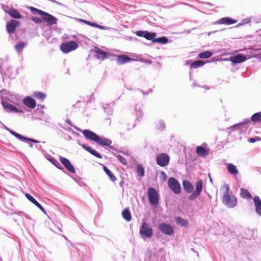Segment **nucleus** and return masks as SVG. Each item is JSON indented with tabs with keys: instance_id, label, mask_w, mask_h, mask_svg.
Instances as JSON below:
<instances>
[{
	"instance_id": "obj_41",
	"label": "nucleus",
	"mask_w": 261,
	"mask_h": 261,
	"mask_svg": "<svg viewBox=\"0 0 261 261\" xmlns=\"http://www.w3.org/2000/svg\"><path fill=\"white\" fill-rule=\"evenodd\" d=\"M157 176L160 179H167V176L166 173L162 171H159L156 173Z\"/></svg>"
},
{
	"instance_id": "obj_2",
	"label": "nucleus",
	"mask_w": 261,
	"mask_h": 261,
	"mask_svg": "<svg viewBox=\"0 0 261 261\" xmlns=\"http://www.w3.org/2000/svg\"><path fill=\"white\" fill-rule=\"evenodd\" d=\"M203 180H197L196 183V188L194 189L193 185L190 180H182L183 189L187 193L191 194L188 196V199L190 201L195 200L201 194L203 189Z\"/></svg>"
},
{
	"instance_id": "obj_62",
	"label": "nucleus",
	"mask_w": 261,
	"mask_h": 261,
	"mask_svg": "<svg viewBox=\"0 0 261 261\" xmlns=\"http://www.w3.org/2000/svg\"><path fill=\"white\" fill-rule=\"evenodd\" d=\"M6 129L8 130L10 133L11 131H12V130H10L9 128H8L7 127H6Z\"/></svg>"
},
{
	"instance_id": "obj_42",
	"label": "nucleus",
	"mask_w": 261,
	"mask_h": 261,
	"mask_svg": "<svg viewBox=\"0 0 261 261\" xmlns=\"http://www.w3.org/2000/svg\"><path fill=\"white\" fill-rule=\"evenodd\" d=\"M26 45L27 44L24 42H19L15 45V47L16 50L20 51L26 46Z\"/></svg>"
},
{
	"instance_id": "obj_39",
	"label": "nucleus",
	"mask_w": 261,
	"mask_h": 261,
	"mask_svg": "<svg viewBox=\"0 0 261 261\" xmlns=\"http://www.w3.org/2000/svg\"><path fill=\"white\" fill-rule=\"evenodd\" d=\"M103 170L111 178V179H116L113 173L108 169V168L105 166H103Z\"/></svg>"
},
{
	"instance_id": "obj_43",
	"label": "nucleus",
	"mask_w": 261,
	"mask_h": 261,
	"mask_svg": "<svg viewBox=\"0 0 261 261\" xmlns=\"http://www.w3.org/2000/svg\"><path fill=\"white\" fill-rule=\"evenodd\" d=\"M32 20L35 22L36 23H42V22H43V20L42 19V17L41 18H38V17H33L32 18H31Z\"/></svg>"
},
{
	"instance_id": "obj_4",
	"label": "nucleus",
	"mask_w": 261,
	"mask_h": 261,
	"mask_svg": "<svg viewBox=\"0 0 261 261\" xmlns=\"http://www.w3.org/2000/svg\"><path fill=\"white\" fill-rule=\"evenodd\" d=\"M153 229L145 222L143 221L140 226L139 234L141 238L145 240L150 239L153 236Z\"/></svg>"
},
{
	"instance_id": "obj_48",
	"label": "nucleus",
	"mask_w": 261,
	"mask_h": 261,
	"mask_svg": "<svg viewBox=\"0 0 261 261\" xmlns=\"http://www.w3.org/2000/svg\"><path fill=\"white\" fill-rule=\"evenodd\" d=\"M159 125H160L158 127L159 129L162 130L163 129H164L165 128V124L163 121H160L159 122Z\"/></svg>"
},
{
	"instance_id": "obj_30",
	"label": "nucleus",
	"mask_w": 261,
	"mask_h": 261,
	"mask_svg": "<svg viewBox=\"0 0 261 261\" xmlns=\"http://www.w3.org/2000/svg\"><path fill=\"white\" fill-rule=\"evenodd\" d=\"M227 170L231 174L235 175L238 173V170L236 166L231 163H229L227 165Z\"/></svg>"
},
{
	"instance_id": "obj_13",
	"label": "nucleus",
	"mask_w": 261,
	"mask_h": 261,
	"mask_svg": "<svg viewBox=\"0 0 261 261\" xmlns=\"http://www.w3.org/2000/svg\"><path fill=\"white\" fill-rule=\"evenodd\" d=\"M60 162L64 166L65 168L71 173H74L75 172V170L73 167V166L71 164L70 161L63 156H59Z\"/></svg>"
},
{
	"instance_id": "obj_29",
	"label": "nucleus",
	"mask_w": 261,
	"mask_h": 261,
	"mask_svg": "<svg viewBox=\"0 0 261 261\" xmlns=\"http://www.w3.org/2000/svg\"><path fill=\"white\" fill-rule=\"evenodd\" d=\"M9 14L13 18H20L21 15L20 13L16 9H11L9 11Z\"/></svg>"
},
{
	"instance_id": "obj_38",
	"label": "nucleus",
	"mask_w": 261,
	"mask_h": 261,
	"mask_svg": "<svg viewBox=\"0 0 261 261\" xmlns=\"http://www.w3.org/2000/svg\"><path fill=\"white\" fill-rule=\"evenodd\" d=\"M251 120L253 122H259L261 120V112L256 113L251 117Z\"/></svg>"
},
{
	"instance_id": "obj_26",
	"label": "nucleus",
	"mask_w": 261,
	"mask_h": 261,
	"mask_svg": "<svg viewBox=\"0 0 261 261\" xmlns=\"http://www.w3.org/2000/svg\"><path fill=\"white\" fill-rule=\"evenodd\" d=\"M122 216L126 221H130L132 220V215L129 208L126 207L122 211Z\"/></svg>"
},
{
	"instance_id": "obj_51",
	"label": "nucleus",
	"mask_w": 261,
	"mask_h": 261,
	"mask_svg": "<svg viewBox=\"0 0 261 261\" xmlns=\"http://www.w3.org/2000/svg\"><path fill=\"white\" fill-rule=\"evenodd\" d=\"M13 214L18 215L19 216H21V215L24 216V214H25V213L22 211H16L15 212H13Z\"/></svg>"
},
{
	"instance_id": "obj_25",
	"label": "nucleus",
	"mask_w": 261,
	"mask_h": 261,
	"mask_svg": "<svg viewBox=\"0 0 261 261\" xmlns=\"http://www.w3.org/2000/svg\"><path fill=\"white\" fill-rule=\"evenodd\" d=\"M96 142L100 146H110L112 143L111 140L104 137H99V136H98Z\"/></svg>"
},
{
	"instance_id": "obj_24",
	"label": "nucleus",
	"mask_w": 261,
	"mask_h": 261,
	"mask_svg": "<svg viewBox=\"0 0 261 261\" xmlns=\"http://www.w3.org/2000/svg\"><path fill=\"white\" fill-rule=\"evenodd\" d=\"M96 59L104 60L108 58V53L102 49L97 48L95 50Z\"/></svg>"
},
{
	"instance_id": "obj_3",
	"label": "nucleus",
	"mask_w": 261,
	"mask_h": 261,
	"mask_svg": "<svg viewBox=\"0 0 261 261\" xmlns=\"http://www.w3.org/2000/svg\"><path fill=\"white\" fill-rule=\"evenodd\" d=\"M222 201L227 207L230 208L234 207L237 204V198L231 191L230 192L228 185H226V189L223 194Z\"/></svg>"
},
{
	"instance_id": "obj_34",
	"label": "nucleus",
	"mask_w": 261,
	"mask_h": 261,
	"mask_svg": "<svg viewBox=\"0 0 261 261\" xmlns=\"http://www.w3.org/2000/svg\"><path fill=\"white\" fill-rule=\"evenodd\" d=\"M30 10L33 13L34 15H39L42 16L43 14H45L44 11L32 7H30Z\"/></svg>"
},
{
	"instance_id": "obj_60",
	"label": "nucleus",
	"mask_w": 261,
	"mask_h": 261,
	"mask_svg": "<svg viewBox=\"0 0 261 261\" xmlns=\"http://www.w3.org/2000/svg\"><path fill=\"white\" fill-rule=\"evenodd\" d=\"M8 209L10 211H11L13 213V212H15L16 211H14L12 208H8Z\"/></svg>"
},
{
	"instance_id": "obj_55",
	"label": "nucleus",
	"mask_w": 261,
	"mask_h": 261,
	"mask_svg": "<svg viewBox=\"0 0 261 261\" xmlns=\"http://www.w3.org/2000/svg\"><path fill=\"white\" fill-rule=\"evenodd\" d=\"M124 183V180H120L119 182V186L120 187H122L123 190L124 189V188H123Z\"/></svg>"
},
{
	"instance_id": "obj_63",
	"label": "nucleus",
	"mask_w": 261,
	"mask_h": 261,
	"mask_svg": "<svg viewBox=\"0 0 261 261\" xmlns=\"http://www.w3.org/2000/svg\"><path fill=\"white\" fill-rule=\"evenodd\" d=\"M168 179L171 180V179H175L174 177H171L168 178Z\"/></svg>"
},
{
	"instance_id": "obj_31",
	"label": "nucleus",
	"mask_w": 261,
	"mask_h": 261,
	"mask_svg": "<svg viewBox=\"0 0 261 261\" xmlns=\"http://www.w3.org/2000/svg\"><path fill=\"white\" fill-rule=\"evenodd\" d=\"M48 160L49 161L54 165H55L56 167L59 169H62V167L60 163L56 160L54 158L51 156H49V158H47Z\"/></svg>"
},
{
	"instance_id": "obj_15",
	"label": "nucleus",
	"mask_w": 261,
	"mask_h": 261,
	"mask_svg": "<svg viewBox=\"0 0 261 261\" xmlns=\"http://www.w3.org/2000/svg\"><path fill=\"white\" fill-rule=\"evenodd\" d=\"M19 24V21L16 20L12 19L9 21L6 25L7 31L10 33H13L16 28Z\"/></svg>"
},
{
	"instance_id": "obj_33",
	"label": "nucleus",
	"mask_w": 261,
	"mask_h": 261,
	"mask_svg": "<svg viewBox=\"0 0 261 261\" xmlns=\"http://www.w3.org/2000/svg\"><path fill=\"white\" fill-rule=\"evenodd\" d=\"M213 55V53L210 51H205L200 53L198 55V57L202 59H206L210 57Z\"/></svg>"
},
{
	"instance_id": "obj_52",
	"label": "nucleus",
	"mask_w": 261,
	"mask_h": 261,
	"mask_svg": "<svg viewBox=\"0 0 261 261\" xmlns=\"http://www.w3.org/2000/svg\"><path fill=\"white\" fill-rule=\"evenodd\" d=\"M2 8L4 10V11L6 13H8L9 14V11L10 10V9H11V8H9L7 6H2Z\"/></svg>"
},
{
	"instance_id": "obj_27",
	"label": "nucleus",
	"mask_w": 261,
	"mask_h": 261,
	"mask_svg": "<svg viewBox=\"0 0 261 261\" xmlns=\"http://www.w3.org/2000/svg\"><path fill=\"white\" fill-rule=\"evenodd\" d=\"M240 195L244 199H249L253 198L248 190L244 188L241 189Z\"/></svg>"
},
{
	"instance_id": "obj_44",
	"label": "nucleus",
	"mask_w": 261,
	"mask_h": 261,
	"mask_svg": "<svg viewBox=\"0 0 261 261\" xmlns=\"http://www.w3.org/2000/svg\"><path fill=\"white\" fill-rule=\"evenodd\" d=\"M90 26L94 27L101 30H104L105 27L102 25H99L95 22H92L90 21V24H89Z\"/></svg>"
},
{
	"instance_id": "obj_47",
	"label": "nucleus",
	"mask_w": 261,
	"mask_h": 261,
	"mask_svg": "<svg viewBox=\"0 0 261 261\" xmlns=\"http://www.w3.org/2000/svg\"><path fill=\"white\" fill-rule=\"evenodd\" d=\"M75 182L80 187H83L86 188L87 185L84 182L83 180H75Z\"/></svg>"
},
{
	"instance_id": "obj_22",
	"label": "nucleus",
	"mask_w": 261,
	"mask_h": 261,
	"mask_svg": "<svg viewBox=\"0 0 261 261\" xmlns=\"http://www.w3.org/2000/svg\"><path fill=\"white\" fill-rule=\"evenodd\" d=\"M237 22V20L230 17H225L219 19L215 22L216 24H225L227 25L234 24Z\"/></svg>"
},
{
	"instance_id": "obj_1",
	"label": "nucleus",
	"mask_w": 261,
	"mask_h": 261,
	"mask_svg": "<svg viewBox=\"0 0 261 261\" xmlns=\"http://www.w3.org/2000/svg\"><path fill=\"white\" fill-rule=\"evenodd\" d=\"M70 255L71 261H91V247L84 244H77L71 249Z\"/></svg>"
},
{
	"instance_id": "obj_56",
	"label": "nucleus",
	"mask_w": 261,
	"mask_h": 261,
	"mask_svg": "<svg viewBox=\"0 0 261 261\" xmlns=\"http://www.w3.org/2000/svg\"><path fill=\"white\" fill-rule=\"evenodd\" d=\"M24 216L28 219L31 220H32V218L30 217V216L26 213L24 214Z\"/></svg>"
},
{
	"instance_id": "obj_61",
	"label": "nucleus",
	"mask_w": 261,
	"mask_h": 261,
	"mask_svg": "<svg viewBox=\"0 0 261 261\" xmlns=\"http://www.w3.org/2000/svg\"><path fill=\"white\" fill-rule=\"evenodd\" d=\"M29 145L30 147H31V148H32L33 146V145L31 143H29Z\"/></svg>"
},
{
	"instance_id": "obj_8",
	"label": "nucleus",
	"mask_w": 261,
	"mask_h": 261,
	"mask_svg": "<svg viewBox=\"0 0 261 261\" xmlns=\"http://www.w3.org/2000/svg\"><path fill=\"white\" fill-rule=\"evenodd\" d=\"M169 188L175 194H179L181 192V188L178 180H167Z\"/></svg>"
},
{
	"instance_id": "obj_32",
	"label": "nucleus",
	"mask_w": 261,
	"mask_h": 261,
	"mask_svg": "<svg viewBox=\"0 0 261 261\" xmlns=\"http://www.w3.org/2000/svg\"><path fill=\"white\" fill-rule=\"evenodd\" d=\"M168 41V39L166 37H162L154 39V40H153V43H159L160 44H165L167 43Z\"/></svg>"
},
{
	"instance_id": "obj_57",
	"label": "nucleus",
	"mask_w": 261,
	"mask_h": 261,
	"mask_svg": "<svg viewBox=\"0 0 261 261\" xmlns=\"http://www.w3.org/2000/svg\"><path fill=\"white\" fill-rule=\"evenodd\" d=\"M255 139L254 138H250L249 140V142L250 143H254L255 142Z\"/></svg>"
},
{
	"instance_id": "obj_19",
	"label": "nucleus",
	"mask_w": 261,
	"mask_h": 261,
	"mask_svg": "<svg viewBox=\"0 0 261 261\" xmlns=\"http://www.w3.org/2000/svg\"><path fill=\"white\" fill-rule=\"evenodd\" d=\"M83 134L86 139L96 142L98 136L95 133L90 130L85 129L83 130Z\"/></svg>"
},
{
	"instance_id": "obj_59",
	"label": "nucleus",
	"mask_w": 261,
	"mask_h": 261,
	"mask_svg": "<svg viewBox=\"0 0 261 261\" xmlns=\"http://www.w3.org/2000/svg\"><path fill=\"white\" fill-rule=\"evenodd\" d=\"M104 238L107 240L108 242H111V240L110 239H108V238H106V237H104Z\"/></svg>"
},
{
	"instance_id": "obj_64",
	"label": "nucleus",
	"mask_w": 261,
	"mask_h": 261,
	"mask_svg": "<svg viewBox=\"0 0 261 261\" xmlns=\"http://www.w3.org/2000/svg\"><path fill=\"white\" fill-rule=\"evenodd\" d=\"M69 124L71 125V121L70 120L67 121Z\"/></svg>"
},
{
	"instance_id": "obj_7",
	"label": "nucleus",
	"mask_w": 261,
	"mask_h": 261,
	"mask_svg": "<svg viewBox=\"0 0 261 261\" xmlns=\"http://www.w3.org/2000/svg\"><path fill=\"white\" fill-rule=\"evenodd\" d=\"M78 47L77 43L75 41H69L67 43H63L61 45V50L63 53L67 54L70 51L75 50Z\"/></svg>"
},
{
	"instance_id": "obj_28",
	"label": "nucleus",
	"mask_w": 261,
	"mask_h": 261,
	"mask_svg": "<svg viewBox=\"0 0 261 261\" xmlns=\"http://www.w3.org/2000/svg\"><path fill=\"white\" fill-rule=\"evenodd\" d=\"M196 152L199 156H204L207 154L206 150L202 146H198L197 147Z\"/></svg>"
},
{
	"instance_id": "obj_6",
	"label": "nucleus",
	"mask_w": 261,
	"mask_h": 261,
	"mask_svg": "<svg viewBox=\"0 0 261 261\" xmlns=\"http://www.w3.org/2000/svg\"><path fill=\"white\" fill-rule=\"evenodd\" d=\"M159 230L163 234L171 236L174 233V227L169 223L162 222L159 224Z\"/></svg>"
},
{
	"instance_id": "obj_11",
	"label": "nucleus",
	"mask_w": 261,
	"mask_h": 261,
	"mask_svg": "<svg viewBox=\"0 0 261 261\" xmlns=\"http://www.w3.org/2000/svg\"><path fill=\"white\" fill-rule=\"evenodd\" d=\"M136 34L139 37H144L147 40L151 41L152 42H153V40H154L156 36V33L143 31H138L136 33Z\"/></svg>"
},
{
	"instance_id": "obj_40",
	"label": "nucleus",
	"mask_w": 261,
	"mask_h": 261,
	"mask_svg": "<svg viewBox=\"0 0 261 261\" xmlns=\"http://www.w3.org/2000/svg\"><path fill=\"white\" fill-rule=\"evenodd\" d=\"M50 229L57 233H58V231L62 232V229L58 226H57L56 225L52 222L51 225L50 227Z\"/></svg>"
},
{
	"instance_id": "obj_36",
	"label": "nucleus",
	"mask_w": 261,
	"mask_h": 261,
	"mask_svg": "<svg viewBox=\"0 0 261 261\" xmlns=\"http://www.w3.org/2000/svg\"><path fill=\"white\" fill-rule=\"evenodd\" d=\"M204 64V62L201 60H198L194 62L191 65V68H196L201 67Z\"/></svg>"
},
{
	"instance_id": "obj_58",
	"label": "nucleus",
	"mask_w": 261,
	"mask_h": 261,
	"mask_svg": "<svg viewBox=\"0 0 261 261\" xmlns=\"http://www.w3.org/2000/svg\"><path fill=\"white\" fill-rule=\"evenodd\" d=\"M144 62L148 64H151L152 63L151 61L150 60H146Z\"/></svg>"
},
{
	"instance_id": "obj_50",
	"label": "nucleus",
	"mask_w": 261,
	"mask_h": 261,
	"mask_svg": "<svg viewBox=\"0 0 261 261\" xmlns=\"http://www.w3.org/2000/svg\"><path fill=\"white\" fill-rule=\"evenodd\" d=\"M135 110L136 111L137 115L138 116H141L142 114V111H141V109H140V108H138L136 106L135 108Z\"/></svg>"
},
{
	"instance_id": "obj_9",
	"label": "nucleus",
	"mask_w": 261,
	"mask_h": 261,
	"mask_svg": "<svg viewBox=\"0 0 261 261\" xmlns=\"http://www.w3.org/2000/svg\"><path fill=\"white\" fill-rule=\"evenodd\" d=\"M2 105L4 109L7 113H23V111L21 109L17 108L15 106L9 103L7 101H2Z\"/></svg>"
},
{
	"instance_id": "obj_12",
	"label": "nucleus",
	"mask_w": 261,
	"mask_h": 261,
	"mask_svg": "<svg viewBox=\"0 0 261 261\" xmlns=\"http://www.w3.org/2000/svg\"><path fill=\"white\" fill-rule=\"evenodd\" d=\"M43 22H45L50 25L56 24L57 23L58 19L52 15L45 12V14L42 16Z\"/></svg>"
},
{
	"instance_id": "obj_5",
	"label": "nucleus",
	"mask_w": 261,
	"mask_h": 261,
	"mask_svg": "<svg viewBox=\"0 0 261 261\" xmlns=\"http://www.w3.org/2000/svg\"><path fill=\"white\" fill-rule=\"evenodd\" d=\"M148 199L149 203L151 205L156 206L160 201V195L155 189L153 187H150L147 191Z\"/></svg>"
},
{
	"instance_id": "obj_18",
	"label": "nucleus",
	"mask_w": 261,
	"mask_h": 261,
	"mask_svg": "<svg viewBox=\"0 0 261 261\" xmlns=\"http://www.w3.org/2000/svg\"><path fill=\"white\" fill-rule=\"evenodd\" d=\"M135 59L131 58L125 55H121L117 56L116 62L119 65H122L132 61H135Z\"/></svg>"
},
{
	"instance_id": "obj_46",
	"label": "nucleus",
	"mask_w": 261,
	"mask_h": 261,
	"mask_svg": "<svg viewBox=\"0 0 261 261\" xmlns=\"http://www.w3.org/2000/svg\"><path fill=\"white\" fill-rule=\"evenodd\" d=\"M90 153L98 158L101 159L102 158L101 155L98 152H97L96 150L92 148V150L90 151Z\"/></svg>"
},
{
	"instance_id": "obj_45",
	"label": "nucleus",
	"mask_w": 261,
	"mask_h": 261,
	"mask_svg": "<svg viewBox=\"0 0 261 261\" xmlns=\"http://www.w3.org/2000/svg\"><path fill=\"white\" fill-rule=\"evenodd\" d=\"M117 159L119 160L121 163H123L124 165L127 164L126 160L122 155H118L117 156Z\"/></svg>"
},
{
	"instance_id": "obj_53",
	"label": "nucleus",
	"mask_w": 261,
	"mask_h": 261,
	"mask_svg": "<svg viewBox=\"0 0 261 261\" xmlns=\"http://www.w3.org/2000/svg\"><path fill=\"white\" fill-rule=\"evenodd\" d=\"M80 21H81V22H84L85 23L89 25L90 24V21H88V20H84V19H79Z\"/></svg>"
},
{
	"instance_id": "obj_10",
	"label": "nucleus",
	"mask_w": 261,
	"mask_h": 261,
	"mask_svg": "<svg viewBox=\"0 0 261 261\" xmlns=\"http://www.w3.org/2000/svg\"><path fill=\"white\" fill-rule=\"evenodd\" d=\"M169 162V156L166 153H162L156 157V163L161 167H165Z\"/></svg>"
},
{
	"instance_id": "obj_35",
	"label": "nucleus",
	"mask_w": 261,
	"mask_h": 261,
	"mask_svg": "<svg viewBox=\"0 0 261 261\" xmlns=\"http://www.w3.org/2000/svg\"><path fill=\"white\" fill-rule=\"evenodd\" d=\"M136 171L139 176L143 177L144 175V169L140 164H137Z\"/></svg>"
},
{
	"instance_id": "obj_20",
	"label": "nucleus",
	"mask_w": 261,
	"mask_h": 261,
	"mask_svg": "<svg viewBox=\"0 0 261 261\" xmlns=\"http://www.w3.org/2000/svg\"><path fill=\"white\" fill-rule=\"evenodd\" d=\"M23 103L27 107L34 109L36 106V102L35 100L30 96H27L23 99Z\"/></svg>"
},
{
	"instance_id": "obj_21",
	"label": "nucleus",
	"mask_w": 261,
	"mask_h": 261,
	"mask_svg": "<svg viewBox=\"0 0 261 261\" xmlns=\"http://www.w3.org/2000/svg\"><path fill=\"white\" fill-rule=\"evenodd\" d=\"M10 134H12L14 137H15L18 139L21 140V141H30L31 142H33V143H39V141H38L37 140H36L33 139H31V138L25 137L23 136H22V135L16 133L14 131H11Z\"/></svg>"
},
{
	"instance_id": "obj_37",
	"label": "nucleus",
	"mask_w": 261,
	"mask_h": 261,
	"mask_svg": "<svg viewBox=\"0 0 261 261\" xmlns=\"http://www.w3.org/2000/svg\"><path fill=\"white\" fill-rule=\"evenodd\" d=\"M34 96L41 100H43L46 97V94L42 92H36L34 93Z\"/></svg>"
},
{
	"instance_id": "obj_54",
	"label": "nucleus",
	"mask_w": 261,
	"mask_h": 261,
	"mask_svg": "<svg viewBox=\"0 0 261 261\" xmlns=\"http://www.w3.org/2000/svg\"><path fill=\"white\" fill-rule=\"evenodd\" d=\"M240 126V124H237L233 125L232 126H231V129H232L233 130V129L239 128Z\"/></svg>"
},
{
	"instance_id": "obj_23",
	"label": "nucleus",
	"mask_w": 261,
	"mask_h": 261,
	"mask_svg": "<svg viewBox=\"0 0 261 261\" xmlns=\"http://www.w3.org/2000/svg\"><path fill=\"white\" fill-rule=\"evenodd\" d=\"M174 220L176 223L182 227H186L189 224V221L187 219H184L179 216H175Z\"/></svg>"
},
{
	"instance_id": "obj_17",
	"label": "nucleus",
	"mask_w": 261,
	"mask_h": 261,
	"mask_svg": "<svg viewBox=\"0 0 261 261\" xmlns=\"http://www.w3.org/2000/svg\"><path fill=\"white\" fill-rule=\"evenodd\" d=\"M246 60V57L243 54L232 56L229 59V61H231L233 64L242 63Z\"/></svg>"
},
{
	"instance_id": "obj_49",
	"label": "nucleus",
	"mask_w": 261,
	"mask_h": 261,
	"mask_svg": "<svg viewBox=\"0 0 261 261\" xmlns=\"http://www.w3.org/2000/svg\"><path fill=\"white\" fill-rule=\"evenodd\" d=\"M81 146H82V147L83 148H84L85 150H86L89 152H90V151L92 150V148L91 147L88 146L85 144H83L82 145H81Z\"/></svg>"
},
{
	"instance_id": "obj_14",
	"label": "nucleus",
	"mask_w": 261,
	"mask_h": 261,
	"mask_svg": "<svg viewBox=\"0 0 261 261\" xmlns=\"http://www.w3.org/2000/svg\"><path fill=\"white\" fill-rule=\"evenodd\" d=\"M25 196L27 199L35 205L40 210L41 212H42L44 214L47 215V212L45 211V208L41 205V204L36 200L34 197L32 196L31 194L29 193H25Z\"/></svg>"
},
{
	"instance_id": "obj_16",
	"label": "nucleus",
	"mask_w": 261,
	"mask_h": 261,
	"mask_svg": "<svg viewBox=\"0 0 261 261\" xmlns=\"http://www.w3.org/2000/svg\"><path fill=\"white\" fill-rule=\"evenodd\" d=\"M255 207V212L257 215L261 217V199L257 195H255L253 198Z\"/></svg>"
}]
</instances>
